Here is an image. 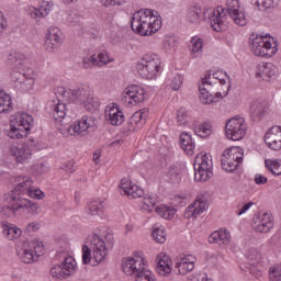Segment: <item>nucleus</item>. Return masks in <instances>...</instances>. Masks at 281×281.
<instances>
[{
  "label": "nucleus",
  "mask_w": 281,
  "mask_h": 281,
  "mask_svg": "<svg viewBox=\"0 0 281 281\" xmlns=\"http://www.w3.org/2000/svg\"><path fill=\"white\" fill-rule=\"evenodd\" d=\"M162 45H164V48L166 49V52H170V50L175 49V38L166 37L164 40Z\"/></svg>",
  "instance_id": "obj_63"
},
{
  "label": "nucleus",
  "mask_w": 281,
  "mask_h": 281,
  "mask_svg": "<svg viewBox=\"0 0 281 281\" xmlns=\"http://www.w3.org/2000/svg\"><path fill=\"white\" fill-rule=\"evenodd\" d=\"M108 256L109 248L100 235L94 234L90 237V247L82 246V265H100L106 260Z\"/></svg>",
  "instance_id": "obj_5"
},
{
  "label": "nucleus",
  "mask_w": 281,
  "mask_h": 281,
  "mask_svg": "<svg viewBox=\"0 0 281 281\" xmlns=\"http://www.w3.org/2000/svg\"><path fill=\"white\" fill-rule=\"evenodd\" d=\"M131 27L140 36H153L161 30V16L155 10L140 9L133 14Z\"/></svg>",
  "instance_id": "obj_4"
},
{
  "label": "nucleus",
  "mask_w": 281,
  "mask_h": 281,
  "mask_svg": "<svg viewBox=\"0 0 281 281\" xmlns=\"http://www.w3.org/2000/svg\"><path fill=\"white\" fill-rule=\"evenodd\" d=\"M2 235L7 240H16L23 235V231L12 223L3 222L1 224Z\"/></svg>",
  "instance_id": "obj_36"
},
{
  "label": "nucleus",
  "mask_w": 281,
  "mask_h": 281,
  "mask_svg": "<svg viewBox=\"0 0 281 281\" xmlns=\"http://www.w3.org/2000/svg\"><path fill=\"white\" fill-rule=\"evenodd\" d=\"M126 0H101L102 5L105 8H111L113 5H122Z\"/></svg>",
  "instance_id": "obj_62"
},
{
  "label": "nucleus",
  "mask_w": 281,
  "mask_h": 281,
  "mask_svg": "<svg viewBox=\"0 0 281 281\" xmlns=\"http://www.w3.org/2000/svg\"><path fill=\"white\" fill-rule=\"evenodd\" d=\"M259 10H271L280 5V0H255Z\"/></svg>",
  "instance_id": "obj_50"
},
{
  "label": "nucleus",
  "mask_w": 281,
  "mask_h": 281,
  "mask_svg": "<svg viewBox=\"0 0 281 281\" xmlns=\"http://www.w3.org/2000/svg\"><path fill=\"white\" fill-rule=\"evenodd\" d=\"M97 67H104V65H109V63H113V58L108 55V53H100L95 55Z\"/></svg>",
  "instance_id": "obj_57"
},
{
  "label": "nucleus",
  "mask_w": 281,
  "mask_h": 281,
  "mask_svg": "<svg viewBox=\"0 0 281 281\" xmlns=\"http://www.w3.org/2000/svg\"><path fill=\"white\" fill-rule=\"evenodd\" d=\"M34 126V116L27 112H19L11 116L9 137L11 139H23Z\"/></svg>",
  "instance_id": "obj_7"
},
{
  "label": "nucleus",
  "mask_w": 281,
  "mask_h": 281,
  "mask_svg": "<svg viewBox=\"0 0 281 281\" xmlns=\"http://www.w3.org/2000/svg\"><path fill=\"white\" fill-rule=\"evenodd\" d=\"M18 207H16V200L14 195H12L9 200V204H4L0 209V214L4 216L5 218H12L16 214Z\"/></svg>",
  "instance_id": "obj_43"
},
{
  "label": "nucleus",
  "mask_w": 281,
  "mask_h": 281,
  "mask_svg": "<svg viewBox=\"0 0 281 281\" xmlns=\"http://www.w3.org/2000/svg\"><path fill=\"white\" fill-rule=\"evenodd\" d=\"M83 69H91V67H97L95 54L90 57H86L82 59Z\"/></svg>",
  "instance_id": "obj_60"
},
{
  "label": "nucleus",
  "mask_w": 281,
  "mask_h": 281,
  "mask_svg": "<svg viewBox=\"0 0 281 281\" xmlns=\"http://www.w3.org/2000/svg\"><path fill=\"white\" fill-rule=\"evenodd\" d=\"M105 120L112 124V126H122V124H124V112H122L119 104L110 103L105 108Z\"/></svg>",
  "instance_id": "obj_26"
},
{
  "label": "nucleus",
  "mask_w": 281,
  "mask_h": 281,
  "mask_svg": "<svg viewBox=\"0 0 281 281\" xmlns=\"http://www.w3.org/2000/svg\"><path fill=\"white\" fill-rule=\"evenodd\" d=\"M119 188L121 194H125L128 199H140V196H144V189L133 183L128 178L122 179Z\"/></svg>",
  "instance_id": "obj_24"
},
{
  "label": "nucleus",
  "mask_w": 281,
  "mask_h": 281,
  "mask_svg": "<svg viewBox=\"0 0 281 281\" xmlns=\"http://www.w3.org/2000/svg\"><path fill=\"white\" fill-rule=\"evenodd\" d=\"M214 165L210 154L200 153L195 157L194 164V179L195 181H207L212 177Z\"/></svg>",
  "instance_id": "obj_14"
},
{
  "label": "nucleus",
  "mask_w": 281,
  "mask_h": 281,
  "mask_svg": "<svg viewBox=\"0 0 281 281\" xmlns=\"http://www.w3.org/2000/svg\"><path fill=\"white\" fill-rule=\"evenodd\" d=\"M123 98L125 102L135 106L146 100V89L137 85L128 86L123 92Z\"/></svg>",
  "instance_id": "obj_22"
},
{
  "label": "nucleus",
  "mask_w": 281,
  "mask_h": 281,
  "mask_svg": "<svg viewBox=\"0 0 281 281\" xmlns=\"http://www.w3.org/2000/svg\"><path fill=\"white\" fill-rule=\"evenodd\" d=\"M9 155L16 164H27L32 159V149L27 145H12L9 148Z\"/></svg>",
  "instance_id": "obj_25"
},
{
  "label": "nucleus",
  "mask_w": 281,
  "mask_h": 281,
  "mask_svg": "<svg viewBox=\"0 0 281 281\" xmlns=\"http://www.w3.org/2000/svg\"><path fill=\"white\" fill-rule=\"evenodd\" d=\"M7 63L8 65L14 67L15 70L13 71H23V69H30V67H27V59L25 58V54L23 53H10L7 56Z\"/></svg>",
  "instance_id": "obj_32"
},
{
  "label": "nucleus",
  "mask_w": 281,
  "mask_h": 281,
  "mask_svg": "<svg viewBox=\"0 0 281 281\" xmlns=\"http://www.w3.org/2000/svg\"><path fill=\"white\" fill-rule=\"evenodd\" d=\"M63 45V31L58 26H50L46 33V40L44 48L46 52H58V48Z\"/></svg>",
  "instance_id": "obj_21"
},
{
  "label": "nucleus",
  "mask_w": 281,
  "mask_h": 281,
  "mask_svg": "<svg viewBox=\"0 0 281 281\" xmlns=\"http://www.w3.org/2000/svg\"><path fill=\"white\" fill-rule=\"evenodd\" d=\"M11 82L21 93H29L36 85V74L32 68H24L20 71H12L10 75Z\"/></svg>",
  "instance_id": "obj_10"
},
{
  "label": "nucleus",
  "mask_w": 281,
  "mask_h": 281,
  "mask_svg": "<svg viewBox=\"0 0 281 281\" xmlns=\"http://www.w3.org/2000/svg\"><path fill=\"white\" fill-rule=\"evenodd\" d=\"M188 122H190V114L188 113V110H186V108H181L180 110H178L177 113V123L180 126H186Z\"/></svg>",
  "instance_id": "obj_54"
},
{
  "label": "nucleus",
  "mask_w": 281,
  "mask_h": 281,
  "mask_svg": "<svg viewBox=\"0 0 281 281\" xmlns=\"http://www.w3.org/2000/svg\"><path fill=\"white\" fill-rule=\"evenodd\" d=\"M66 21L70 27H74L77 34H82L85 32V24L82 23V18L78 11H70L66 16Z\"/></svg>",
  "instance_id": "obj_38"
},
{
  "label": "nucleus",
  "mask_w": 281,
  "mask_h": 281,
  "mask_svg": "<svg viewBox=\"0 0 281 281\" xmlns=\"http://www.w3.org/2000/svg\"><path fill=\"white\" fill-rule=\"evenodd\" d=\"M181 85H183V75H173L169 83L170 89H172V91H179V89H181Z\"/></svg>",
  "instance_id": "obj_56"
},
{
  "label": "nucleus",
  "mask_w": 281,
  "mask_h": 281,
  "mask_svg": "<svg viewBox=\"0 0 281 281\" xmlns=\"http://www.w3.org/2000/svg\"><path fill=\"white\" fill-rule=\"evenodd\" d=\"M265 142L271 150H281V127L273 126L265 135Z\"/></svg>",
  "instance_id": "obj_29"
},
{
  "label": "nucleus",
  "mask_w": 281,
  "mask_h": 281,
  "mask_svg": "<svg viewBox=\"0 0 281 281\" xmlns=\"http://www.w3.org/2000/svg\"><path fill=\"white\" fill-rule=\"evenodd\" d=\"M188 281H212L205 272H195L188 277Z\"/></svg>",
  "instance_id": "obj_59"
},
{
  "label": "nucleus",
  "mask_w": 281,
  "mask_h": 281,
  "mask_svg": "<svg viewBox=\"0 0 281 281\" xmlns=\"http://www.w3.org/2000/svg\"><path fill=\"white\" fill-rule=\"evenodd\" d=\"M45 251V246L43 241L38 239L27 240L21 239L16 245V254L25 265H32L36 262L40 256H43Z\"/></svg>",
  "instance_id": "obj_6"
},
{
  "label": "nucleus",
  "mask_w": 281,
  "mask_h": 281,
  "mask_svg": "<svg viewBox=\"0 0 281 281\" xmlns=\"http://www.w3.org/2000/svg\"><path fill=\"white\" fill-rule=\"evenodd\" d=\"M156 271L162 277L172 273V259L170 256L161 252L156 257Z\"/></svg>",
  "instance_id": "obj_30"
},
{
  "label": "nucleus",
  "mask_w": 281,
  "mask_h": 281,
  "mask_svg": "<svg viewBox=\"0 0 281 281\" xmlns=\"http://www.w3.org/2000/svg\"><path fill=\"white\" fill-rule=\"evenodd\" d=\"M194 133L198 135V137H210V135H212V124H198L194 126Z\"/></svg>",
  "instance_id": "obj_49"
},
{
  "label": "nucleus",
  "mask_w": 281,
  "mask_h": 281,
  "mask_svg": "<svg viewBox=\"0 0 281 281\" xmlns=\"http://www.w3.org/2000/svg\"><path fill=\"white\" fill-rule=\"evenodd\" d=\"M48 113L55 122H63V120L67 117V103L63 102L60 99L50 101Z\"/></svg>",
  "instance_id": "obj_28"
},
{
  "label": "nucleus",
  "mask_w": 281,
  "mask_h": 281,
  "mask_svg": "<svg viewBox=\"0 0 281 281\" xmlns=\"http://www.w3.org/2000/svg\"><path fill=\"white\" fill-rule=\"evenodd\" d=\"M245 157V150L240 147H229L221 156V166L225 172H234L238 169Z\"/></svg>",
  "instance_id": "obj_12"
},
{
  "label": "nucleus",
  "mask_w": 281,
  "mask_h": 281,
  "mask_svg": "<svg viewBox=\"0 0 281 281\" xmlns=\"http://www.w3.org/2000/svg\"><path fill=\"white\" fill-rule=\"evenodd\" d=\"M102 212H104V202L101 200L92 201L88 205V214L91 216H99V214H102Z\"/></svg>",
  "instance_id": "obj_48"
},
{
  "label": "nucleus",
  "mask_w": 281,
  "mask_h": 281,
  "mask_svg": "<svg viewBox=\"0 0 281 281\" xmlns=\"http://www.w3.org/2000/svg\"><path fill=\"white\" fill-rule=\"evenodd\" d=\"M33 175L35 177H41V175H46V172H49V164L47 162H41L36 164L32 167Z\"/></svg>",
  "instance_id": "obj_55"
},
{
  "label": "nucleus",
  "mask_w": 281,
  "mask_h": 281,
  "mask_svg": "<svg viewBox=\"0 0 281 281\" xmlns=\"http://www.w3.org/2000/svg\"><path fill=\"white\" fill-rule=\"evenodd\" d=\"M209 243L211 245H218L221 249H227L228 245H232V233L227 228L215 231L209 236Z\"/></svg>",
  "instance_id": "obj_27"
},
{
  "label": "nucleus",
  "mask_w": 281,
  "mask_h": 281,
  "mask_svg": "<svg viewBox=\"0 0 281 281\" xmlns=\"http://www.w3.org/2000/svg\"><path fill=\"white\" fill-rule=\"evenodd\" d=\"M225 135L232 142H240L247 135V123L245 117L235 116L226 122Z\"/></svg>",
  "instance_id": "obj_16"
},
{
  "label": "nucleus",
  "mask_w": 281,
  "mask_h": 281,
  "mask_svg": "<svg viewBox=\"0 0 281 281\" xmlns=\"http://www.w3.org/2000/svg\"><path fill=\"white\" fill-rule=\"evenodd\" d=\"M207 20L214 32H223V30L227 27V18L225 16V9L223 7L202 10L198 4H194L187 11V21H189V23L199 25L202 21Z\"/></svg>",
  "instance_id": "obj_2"
},
{
  "label": "nucleus",
  "mask_w": 281,
  "mask_h": 281,
  "mask_svg": "<svg viewBox=\"0 0 281 281\" xmlns=\"http://www.w3.org/2000/svg\"><path fill=\"white\" fill-rule=\"evenodd\" d=\"M181 172H183V167L181 165H172L168 168L166 177L169 183H180Z\"/></svg>",
  "instance_id": "obj_42"
},
{
  "label": "nucleus",
  "mask_w": 281,
  "mask_h": 281,
  "mask_svg": "<svg viewBox=\"0 0 281 281\" xmlns=\"http://www.w3.org/2000/svg\"><path fill=\"white\" fill-rule=\"evenodd\" d=\"M121 267L125 276L135 278L146 268V257L144 252L136 251L132 256L123 258Z\"/></svg>",
  "instance_id": "obj_13"
},
{
  "label": "nucleus",
  "mask_w": 281,
  "mask_h": 281,
  "mask_svg": "<svg viewBox=\"0 0 281 281\" xmlns=\"http://www.w3.org/2000/svg\"><path fill=\"white\" fill-rule=\"evenodd\" d=\"M52 12V7L49 5V2L43 1L40 3L37 8H31L30 9V16L31 19H34L36 23H41L45 16H47Z\"/></svg>",
  "instance_id": "obj_35"
},
{
  "label": "nucleus",
  "mask_w": 281,
  "mask_h": 281,
  "mask_svg": "<svg viewBox=\"0 0 281 281\" xmlns=\"http://www.w3.org/2000/svg\"><path fill=\"white\" fill-rule=\"evenodd\" d=\"M250 49L255 56L271 58L278 54V42L271 35L251 34Z\"/></svg>",
  "instance_id": "obj_8"
},
{
  "label": "nucleus",
  "mask_w": 281,
  "mask_h": 281,
  "mask_svg": "<svg viewBox=\"0 0 281 281\" xmlns=\"http://www.w3.org/2000/svg\"><path fill=\"white\" fill-rule=\"evenodd\" d=\"M151 236L154 240H156V243H160V245L166 243V229H164V227L155 226Z\"/></svg>",
  "instance_id": "obj_51"
},
{
  "label": "nucleus",
  "mask_w": 281,
  "mask_h": 281,
  "mask_svg": "<svg viewBox=\"0 0 281 281\" xmlns=\"http://www.w3.org/2000/svg\"><path fill=\"white\" fill-rule=\"evenodd\" d=\"M196 255L184 252L180 254L175 259V269L178 276H188L191 271H194L196 267Z\"/></svg>",
  "instance_id": "obj_18"
},
{
  "label": "nucleus",
  "mask_w": 281,
  "mask_h": 281,
  "mask_svg": "<svg viewBox=\"0 0 281 281\" xmlns=\"http://www.w3.org/2000/svg\"><path fill=\"white\" fill-rule=\"evenodd\" d=\"M55 95L61 98L68 104H82L87 111H95L100 108L98 98L93 95V91L89 87H77L67 89L63 86L55 88Z\"/></svg>",
  "instance_id": "obj_3"
},
{
  "label": "nucleus",
  "mask_w": 281,
  "mask_h": 281,
  "mask_svg": "<svg viewBox=\"0 0 281 281\" xmlns=\"http://www.w3.org/2000/svg\"><path fill=\"white\" fill-rule=\"evenodd\" d=\"M32 188H34V180L27 176H24L20 179V183L15 186L14 191L27 196Z\"/></svg>",
  "instance_id": "obj_41"
},
{
  "label": "nucleus",
  "mask_w": 281,
  "mask_h": 281,
  "mask_svg": "<svg viewBox=\"0 0 281 281\" xmlns=\"http://www.w3.org/2000/svg\"><path fill=\"white\" fill-rule=\"evenodd\" d=\"M276 226V220L271 212H260L255 214L252 218V228L258 234H269Z\"/></svg>",
  "instance_id": "obj_19"
},
{
  "label": "nucleus",
  "mask_w": 281,
  "mask_h": 281,
  "mask_svg": "<svg viewBox=\"0 0 281 281\" xmlns=\"http://www.w3.org/2000/svg\"><path fill=\"white\" fill-rule=\"evenodd\" d=\"M146 117H148V109L144 108L135 112L128 121L130 131H139L146 124Z\"/></svg>",
  "instance_id": "obj_34"
},
{
  "label": "nucleus",
  "mask_w": 281,
  "mask_h": 281,
  "mask_svg": "<svg viewBox=\"0 0 281 281\" xmlns=\"http://www.w3.org/2000/svg\"><path fill=\"white\" fill-rule=\"evenodd\" d=\"M252 205H254V202H248L239 206L238 210L236 211L237 216H243V214H246L247 212H249Z\"/></svg>",
  "instance_id": "obj_61"
},
{
  "label": "nucleus",
  "mask_w": 281,
  "mask_h": 281,
  "mask_svg": "<svg viewBox=\"0 0 281 281\" xmlns=\"http://www.w3.org/2000/svg\"><path fill=\"white\" fill-rule=\"evenodd\" d=\"M93 128H95V117L83 115L75 123L59 127V131L61 135L68 137V135H87V133L93 131Z\"/></svg>",
  "instance_id": "obj_11"
},
{
  "label": "nucleus",
  "mask_w": 281,
  "mask_h": 281,
  "mask_svg": "<svg viewBox=\"0 0 281 281\" xmlns=\"http://www.w3.org/2000/svg\"><path fill=\"white\" fill-rule=\"evenodd\" d=\"M207 207L209 205L206 200L198 199L187 207L184 218H196L198 216H201Z\"/></svg>",
  "instance_id": "obj_31"
},
{
  "label": "nucleus",
  "mask_w": 281,
  "mask_h": 281,
  "mask_svg": "<svg viewBox=\"0 0 281 281\" xmlns=\"http://www.w3.org/2000/svg\"><path fill=\"white\" fill-rule=\"evenodd\" d=\"M245 257L247 262L241 267V271H249L252 276L260 278L262 276V255L257 248H249Z\"/></svg>",
  "instance_id": "obj_17"
},
{
  "label": "nucleus",
  "mask_w": 281,
  "mask_h": 281,
  "mask_svg": "<svg viewBox=\"0 0 281 281\" xmlns=\"http://www.w3.org/2000/svg\"><path fill=\"white\" fill-rule=\"evenodd\" d=\"M226 14L236 25H247V15L245 8L240 5L238 0H226Z\"/></svg>",
  "instance_id": "obj_20"
},
{
  "label": "nucleus",
  "mask_w": 281,
  "mask_h": 281,
  "mask_svg": "<svg viewBox=\"0 0 281 281\" xmlns=\"http://www.w3.org/2000/svg\"><path fill=\"white\" fill-rule=\"evenodd\" d=\"M269 280L281 281V263H274L269 268Z\"/></svg>",
  "instance_id": "obj_52"
},
{
  "label": "nucleus",
  "mask_w": 281,
  "mask_h": 281,
  "mask_svg": "<svg viewBox=\"0 0 281 281\" xmlns=\"http://www.w3.org/2000/svg\"><path fill=\"white\" fill-rule=\"evenodd\" d=\"M255 76L259 81L271 82L278 78V67L271 63H261L257 66Z\"/></svg>",
  "instance_id": "obj_23"
},
{
  "label": "nucleus",
  "mask_w": 281,
  "mask_h": 281,
  "mask_svg": "<svg viewBox=\"0 0 281 281\" xmlns=\"http://www.w3.org/2000/svg\"><path fill=\"white\" fill-rule=\"evenodd\" d=\"M61 170H65V172H69L70 175H72V172H76L74 160H69L66 164H64Z\"/></svg>",
  "instance_id": "obj_64"
},
{
  "label": "nucleus",
  "mask_w": 281,
  "mask_h": 281,
  "mask_svg": "<svg viewBox=\"0 0 281 281\" xmlns=\"http://www.w3.org/2000/svg\"><path fill=\"white\" fill-rule=\"evenodd\" d=\"M76 271H78L76 259L71 256H66L60 265L50 268V276L55 280H67V278L76 276Z\"/></svg>",
  "instance_id": "obj_15"
},
{
  "label": "nucleus",
  "mask_w": 281,
  "mask_h": 281,
  "mask_svg": "<svg viewBox=\"0 0 281 281\" xmlns=\"http://www.w3.org/2000/svg\"><path fill=\"white\" fill-rule=\"evenodd\" d=\"M225 76L226 75L222 71H216L206 74L204 78H202L199 85L200 102H202V104H213V102H218L222 98H226L227 93H229V86H226V90L223 92H216L218 87H225L227 83L224 78Z\"/></svg>",
  "instance_id": "obj_1"
},
{
  "label": "nucleus",
  "mask_w": 281,
  "mask_h": 281,
  "mask_svg": "<svg viewBox=\"0 0 281 281\" xmlns=\"http://www.w3.org/2000/svg\"><path fill=\"white\" fill-rule=\"evenodd\" d=\"M14 199L18 212H24L25 214H36L38 212V203L20 195H14Z\"/></svg>",
  "instance_id": "obj_33"
},
{
  "label": "nucleus",
  "mask_w": 281,
  "mask_h": 281,
  "mask_svg": "<svg viewBox=\"0 0 281 281\" xmlns=\"http://www.w3.org/2000/svg\"><path fill=\"white\" fill-rule=\"evenodd\" d=\"M265 166L271 175H274V177H280L281 175V160L278 159H266Z\"/></svg>",
  "instance_id": "obj_47"
},
{
  "label": "nucleus",
  "mask_w": 281,
  "mask_h": 281,
  "mask_svg": "<svg viewBox=\"0 0 281 281\" xmlns=\"http://www.w3.org/2000/svg\"><path fill=\"white\" fill-rule=\"evenodd\" d=\"M156 214H158L160 218L170 221V218H175V214H177V210H175V207L172 206L161 204L156 207Z\"/></svg>",
  "instance_id": "obj_45"
},
{
  "label": "nucleus",
  "mask_w": 281,
  "mask_h": 281,
  "mask_svg": "<svg viewBox=\"0 0 281 281\" xmlns=\"http://www.w3.org/2000/svg\"><path fill=\"white\" fill-rule=\"evenodd\" d=\"M203 45H204L203 38L199 36H193L191 38L189 44V52H190L191 58H199L202 56Z\"/></svg>",
  "instance_id": "obj_39"
},
{
  "label": "nucleus",
  "mask_w": 281,
  "mask_h": 281,
  "mask_svg": "<svg viewBox=\"0 0 281 281\" xmlns=\"http://www.w3.org/2000/svg\"><path fill=\"white\" fill-rule=\"evenodd\" d=\"M12 111V98L5 91L0 90V113Z\"/></svg>",
  "instance_id": "obj_46"
},
{
  "label": "nucleus",
  "mask_w": 281,
  "mask_h": 281,
  "mask_svg": "<svg viewBox=\"0 0 281 281\" xmlns=\"http://www.w3.org/2000/svg\"><path fill=\"white\" fill-rule=\"evenodd\" d=\"M158 202L159 199L157 198V194H146L143 199L140 210H143V212H153Z\"/></svg>",
  "instance_id": "obj_44"
},
{
  "label": "nucleus",
  "mask_w": 281,
  "mask_h": 281,
  "mask_svg": "<svg viewBox=\"0 0 281 281\" xmlns=\"http://www.w3.org/2000/svg\"><path fill=\"white\" fill-rule=\"evenodd\" d=\"M267 102L255 101L250 105V115L255 122H260L268 111Z\"/></svg>",
  "instance_id": "obj_37"
},
{
  "label": "nucleus",
  "mask_w": 281,
  "mask_h": 281,
  "mask_svg": "<svg viewBox=\"0 0 281 281\" xmlns=\"http://www.w3.org/2000/svg\"><path fill=\"white\" fill-rule=\"evenodd\" d=\"M136 69L142 78L154 80L161 74V58L157 54L145 55L136 65Z\"/></svg>",
  "instance_id": "obj_9"
},
{
  "label": "nucleus",
  "mask_w": 281,
  "mask_h": 281,
  "mask_svg": "<svg viewBox=\"0 0 281 281\" xmlns=\"http://www.w3.org/2000/svg\"><path fill=\"white\" fill-rule=\"evenodd\" d=\"M180 146L187 153V155H194L196 143L192 139V136L186 132L180 135Z\"/></svg>",
  "instance_id": "obj_40"
},
{
  "label": "nucleus",
  "mask_w": 281,
  "mask_h": 281,
  "mask_svg": "<svg viewBox=\"0 0 281 281\" xmlns=\"http://www.w3.org/2000/svg\"><path fill=\"white\" fill-rule=\"evenodd\" d=\"M135 281H157L155 274L148 269H143L135 277Z\"/></svg>",
  "instance_id": "obj_53"
},
{
  "label": "nucleus",
  "mask_w": 281,
  "mask_h": 281,
  "mask_svg": "<svg viewBox=\"0 0 281 281\" xmlns=\"http://www.w3.org/2000/svg\"><path fill=\"white\" fill-rule=\"evenodd\" d=\"M26 196L35 199L36 201H43V199H45V192H43V190H41L40 188L33 186Z\"/></svg>",
  "instance_id": "obj_58"
}]
</instances>
